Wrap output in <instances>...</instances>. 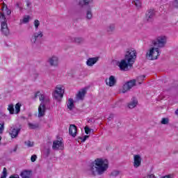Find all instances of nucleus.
<instances>
[{"label":"nucleus","instance_id":"c03bdc74","mask_svg":"<svg viewBox=\"0 0 178 178\" xmlns=\"http://www.w3.org/2000/svg\"><path fill=\"white\" fill-rule=\"evenodd\" d=\"M36 159H37V155L33 154L31 156V162H35Z\"/></svg>","mask_w":178,"mask_h":178},{"label":"nucleus","instance_id":"49530a36","mask_svg":"<svg viewBox=\"0 0 178 178\" xmlns=\"http://www.w3.org/2000/svg\"><path fill=\"white\" fill-rule=\"evenodd\" d=\"M48 102H49V98L44 97V108H45V105H47V104H48Z\"/></svg>","mask_w":178,"mask_h":178},{"label":"nucleus","instance_id":"2f4dec72","mask_svg":"<svg viewBox=\"0 0 178 178\" xmlns=\"http://www.w3.org/2000/svg\"><path fill=\"white\" fill-rule=\"evenodd\" d=\"M7 177H8V170H6V168H4L3 169V172L0 178H6Z\"/></svg>","mask_w":178,"mask_h":178},{"label":"nucleus","instance_id":"4be33fe9","mask_svg":"<svg viewBox=\"0 0 178 178\" xmlns=\"http://www.w3.org/2000/svg\"><path fill=\"white\" fill-rule=\"evenodd\" d=\"M86 20H91L92 19V10L91 8L88 7L86 10Z\"/></svg>","mask_w":178,"mask_h":178},{"label":"nucleus","instance_id":"de8ad7c7","mask_svg":"<svg viewBox=\"0 0 178 178\" xmlns=\"http://www.w3.org/2000/svg\"><path fill=\"white\" fill-rule=\"evenodd\" d=\"M143 178H156V177L154 174H150Z\"/></svg>","mask_w":178,"mask_h":178},{"label":"nucleus","instance_id":"603ef678","mask_svg":"<svg viewBox=\"0 0 178 178\" xmlns=\"http://www.w3.org/2000/svg\"><path fill=\"white\" fill-rule=\"evenodd\" d=\"M163 178H173V177L172 175H165Z\"/></svg>","mask_w":178,"mask_h":178},{"label":"nucleus","instance_id":"0eeeda50","mask_svg":"<svg viewBox=\"0 0 178 178\" xmlns=\"http://www.w3.org/2000/svg\"><path fill=\"white\" fill-rule=\"evenodd\" d=\"M117 65L118 67H120V70H124V71L129 70V67H131V66H133V64L127 61L126 58L121 60V61L118 62Z\"/></svg>","mask_w":178,"mask_h":178},{"label":"nucleus","instance_id":"aec40b11","mask_svg":"<svg viewBox=\"0 0 178 178\" xmlns=\"http://www.w3.org/2000/svg\"><path fill=\"white\" fill-rule=\"evenodd\" d=\"M70 39L71 42H74L75 44H83L84 42V39L82 37H70Z\"/></svg>","mask_w":178,"mask_h":178},{"label":"nucleus","instance_id":"6e6d98bb","mask_svg":"<svg viewBox=\"0 0 178 178\" xmlns=\"http://www.w3.org/2000/svg\"><path fill=\"white\" fill-rule=\"evenodd\" d=\"M175 115H178V109L175 111Z\"/></svg>","mask_w":178,"mask_h":178},{"label":"nucleus","instance_id":"864d4df0","mask_svg":"<svg viewBox=\"0 0 178 178\" xmlns=\"http://www.w3.org/2000/svg\"><path fill=\"white\" fill-rule=\"evenodd\" d=\"M16 151H17V147H15L13 149V152H16Z\"/></svg>","mask_w":178,"mask_h":178},{"label":"nucleus","instance_id":"b1692460","mask_svg":"<svg viewBox=\"0 0 178 178\" xmlns=\"http://www.w3.org/2000/svg\"><path fill=\"white\" fill-rule=\"evenodd\" d=\"M92 2H94V0H80L79 1V5L83 8V6H87L90 3H92Z\"/></svg>","mask_w":178,"mask_h":178},{"label":"nucleus","instance_id":"a878e982","mask_svg":"<svg viewBox=\"0 0 178 178\" xmlns=\"http://www.w3.org/2000/svg\"><path fill=\"white\" fill-rule=\"evenodd\" d=\"M22 178H31V173L29 171H24L20 174Z\"/></svg>","mask_w":178,"mask_h":178},{"label":"nucleus","instance_id":"ea45409f","mask_svg":"<svg viewBox=\"0 0 178 178\" xmlns=\"http://www.w3.org/2000/svg\"><path fill=\"white\" fill-rule=\"evenodd\" d=\"M169 123V119L168 118H163L161 120V124H168Z\"/></svg>","mask_w":178,"mask_h":178},{"label":"nucleus","instance_id":"5701e85b","mask_svg":"<svg viewBox=\"0 0 178 178\" xmlns=\"http://www.w3.org/2000/svg\"><path fill=\"white\" fill-rule=\"evenodd\" d=\"M106 30L108 34H113V33H115V31L116 30V26L114 24H111L107 26Z\"/></svg>","mask_w":178,"mask_h":178},{"label":"nucleus","instance_id":"a18cd8bd","mask_svg":"<svg viewBox=\"0 0 178 178\" xmlns=\"http://www.w3.org/2000/svg\"><path fill=\"white\" fill-rule=\"evenodd\" d=\"M26 9H31V2L26 1Z\"/></svg>","mask_w":178,"mask_h":178},{"label":"nucleus","instance_id":"f03ea898","mask_svg":"<svg viewBox=\"0 0 178 178\" xmlns=\"http://www.w3.org/2000/svg\"><path fill=\"white\" fill-rule=\"evenodd\" d=\"M39 97V99L41 102L39 107H38V118H42V116H45V104H44V100L45 99V96L41 94L40 92H37L35 94V98Z\"/></svg>","mask_w":178,"mask_h":178},{"label":"nucleus","instance_id":"412c9836","mask_svg":"<svg viewBox=\"0 0 178 178\" xmlns=\"http://www.w3.org/2000/svg\"><path fill=\"white\" fill-rule=\"evenodd\" d=\"M138 104V100H137L136 97H133L131 101L128 104V108H129V109H133L137 106Z\"/></svg>","mask_w":178,"mask_h":178},{"label":"nucleus","instance_id":"4d7b16f0","mask_svg":"<svg viewBox=\"0 0 178 178\" xmlns=\"http://www.w3.org/2000/svg\"><path fill=\"white\" fill-rule=\"evenodd\" d=\"M1 140H2V137L1 136H0V141H1Z\"/></svg>","mask_w":178,"mask_h":178},{"label":"nucleus","instance_id":"1a4fd4ad","mask_svg":"<svg viewBox=\"0 0 178 178\" xmlns=\"http://www.w3.org/2000/svg\"><path fill=\"white\" fill-rule=\"evenodd\" d=\"M42 37H44V32H42V31L34 33L31 38V44H36L38 41H40V40L42 38Z\"/></svg>","mask_w":178,"mask_h":178},{"label":"nucleus","instance_id":"f257e3e1","mask_svg":"<svg viewBox=\"0 0 178 178\" xmlns=\"http://www.w3.org/2000/svg\"><path fill=\"white\" fill-rule=\"evenodd\" d=\"M109 168V162L106 159H96L89 169L92 176L104 175Z\"/></svg>","mask_w":178,"mask_h":178},{"label":"nucleus","instance_id":"09e8293b","mask_svg":"<svg viewBox=\"0 0 178 178\" xmlns=\"http://www.w3.org/2000/svg\"><path fill=\"white\" fill-rule=\"evenodd\" d=\"M88 136H85L84 137H83V138H80V139L81 140H82V143H84L85 141H86V140H87V138H88Z\"/></svg>","mask_w":178,"mask_h":178},{"label":"nucleus","instance_id":"e433bc0d","mask_svg":"<svg viewBox=\"0 0 178 178\" xmlns=\"http://www.w3.org/2000/svg\"><path fill=\"white\" fill-rule=\"evenodd\" d=\"M4 130H5V123L4 122L0 123V134H2Z\"/></svg>","mask_w":178,"mask_h":178},{"label":"nucleus","instance_id":"39448f33","mask_svg":"<svg viewBox=\"0 0 178 178\" xmlns=\"http://www.w3.org/2000/svg\"><path fill=\"white\" fill-rule=\"evenodd\" d=\"M124 58L127 62H130L134 65L136 62V59L137 58V51H136V49H128L126 51Z\"/></svg>","mask_w":178,"mask_h":178},{"label":"nucleus","instance_id":"20e7f679","mask_svg":"<svg viewBox=\"0 0 178 178\" xmlns=\"http://www.w3.org/2000/svg\"><path fill=\"white\" fill-rule=\"evenodd\" d=\"M159 55H161V52L158 47H151L146 54V58L149 60H155V59H158Z\"/></svg>","mask_w":178,"mask_h":178},{"label":"nucleus","instance_id":"f3484780","mask_svg":"<svg viewBox=\"0 0 178 178\" xmlns=\"http://www.w3.org/2000/svg\"><path fill=\"white\" fill-rule=\"evenodd\" d=\"M154 16H155V10H149L146 13V20L147 22H152L154 20Z\"/></svg>","mask_w":178,"mask_h":178},{"label":"nucleus","instance_id":"423d86ee","mask_svg":"<svg viewBox=\"0 0 178 178\" xmlns=\"http://www.w3.org/2000/svg\"><path fill=\"white\" fill-rule=\"evenodd\" d=\"M63 94H65V90L60 86H57L54 93V97L57 101H60L63 98Z\"/></svg>","mask_w":178,"mask_h":178},{"label":"nucleus","instance_id":"f8f14e48","mask_svg":"<svg viewBox=\"0 0 178 178\" xmlns=\"http://www.w3.org/2000/svg\"><path fill=\"white\" fill-rule=\"evenodd\" d=\"M106 86H108V87H115V85L116 83H118V79H116V77L113 75H111L109 76L108 79H106L105 80Z\"/></svg>","mask_w":178,"mask_h":178},{"label":"nucleus","instance_id":"72a5a7b5","mask_svg":"<svg viewBox=\"0 0 178 178\" xmlns=\"http://www.w3.org/2000/svg\"><path fill=\"white\" fill-rule=\"evenodd\" d=\"M8 111H9L11 115L15 113V108H13V104H10L8 108Z\"/></svg>","mask_w":178,"mask_h":178},{"label":"nucleus","instance_id":"79ce46f5","mask_svg":"<svg viewBox=\"0 0 178 178\" xmlns=\"http://www.w3.org/2000/svg\"><path fill=\"white\" fill-rule=\"evenodd\" d=\"M26 145H27V147H33V145H34V143L28 140L26 142H25Z\"/></svg>","mask_w":178,"mask_h":178},{"label":"nucleus","instance_id":"5fc2aeb1","mask_svg":"<svg viewBox=\"0 0 178 178\" xmlns=\"http://www.w3.org/2000/svg\"><path fill=\"white\" fill-rule=\"evenodd\" d=\"M47 155H49V149H47Z\"/></svg>","mask_w":178,"mask_h":178},{"label":"nucleus","instance_id":"c756f323","mask_svg":"<svg viewBox=\"0 0 178 178\" xmlns=\"http://www.w3.org/2000/svg\"><path fill=\"white\" fill-rule=\"evenodd\" d=\"M2 10L3 12H5L8 16H9L12 13V11L10 10V9L8 8L7 6H6V8L5 6H3Z\"/></svg>","mask_w":178,"mask_h":178},{"label":"nucleus","instance_id":"6ab92c4d","mask_svg":"<svg viewBox=\"0 0 178 178\" xmlns=\"http://www.w3.org/2000/svg\"><path fill=\"white\" fill-rule=\"evenodd\" d=\"M99 58L98 57H94V58H89L86 61L87 66H94L95 63L98 62Z\"/></svg>","mask_w":178,"mask_h":178},{"label":"nucleus","instance_id":"3c124183","mask_svg":"<svg viewBox=\"0 0 178 178\" xmlns=\"http://www.w3.org/2000/svg\"><path fill=\"white\" fill-rule=\"evenodd\" d=\"M113 119V114H111L110 116L108 117V120H111Z\"/></svg>","mask_w":178,"mask_h":178},{"label":"nucleus","instance_id":"4468645a","mask_svg":"<svg viewBox=\"0 0 178 178\" xmlns=\"http://www.w3.org/2000/svg\"><path fill=\"white\" fill-rule=\"evenodd\" d=\"M141 166V156L136 154L134 156V167L137 168Z\"/></svg>","mask_w":178,"mask_h":178},{"label":"nucleus","instance_id":"37998d69","mask_svg":"<svg viewBox=\"0 0 178 178\" xmlns=\"http://www.w3.org/2000/svg\"><path fill=\"white\" fill-rule=\"evenodd\" d=\"M15 6L18 8V9H19L20 10L23 9V7H22V3L20 2L16 3Z\"/></svg>","mask_w":178,"mask_h":178},{"label":"nucleus","instance_id":"6e6552de","mask_svg":"<svg viewBox=\"0 0 178 178\" xmlns=\"http://www.w3.org/2000/svg\"><path fill=\"white\" fill-rule=\"evenodd\" d=\"M47 63L51 67H58L59 66V57L57 56H51L48 58Z\"/></svg>","mask_w":178,"mask_h":178},{"label":"nucleus","instance_id":"ddd939ff","mask_svg":"<svg viewBox=\"0 0 178 178\" xmlns=\"http://www.w3.org/2000/svg\"><path fill=\"white\" fill-rule=\"evenodd\" d=\"M52 149L54 151H58V149H63V142L61 140L53 141Z\"/></svg>","mask_w":178,"mask_h":178},{"label":"nucleus","instance_id":"bb28decb","mask_svg":"<svg viewBox=\"0 0 178 178\" xmlns=\"http://www.w3.org/2000/svg\"><path fill=\"white\" fill-rule=\"evenodd\" d=\"M30 22V17L29 15L24 16V18L20 20L19 24H26V23H29Z\"/></svg>","mask_w":178,"mask_h":178},{"label":"nucleus","instance_id":"7c9ffc66","mask_svg":"<svg viewBox=\"0 0 178 178\" xmlns=\"http://www.w3.org/2000/svg\"><path fill=\"white\" fill-rule=\"evenodd\" d=\"M144 79H145V75L139 76L136 79V81L138 84H142L143 81H144Z\"/></svg>","mask_w":178,"mask_h":178},{"label":"nucleus","instance_id":"473e14b6","mask_svg":"<svg viewBox=\"0 0 178 178\" xmlns=\"http://www.w3.org/2000/svg\"><path fill=\"white\" fill-rule=\"evenodd\" d=\"M3 22H7L6 17H5V14L3 13L0 12V22L3 23Z\"/></svg>","mask_w":178,"mask_h":178},{"label":"nucleus","instance_id":"c9c22d12","mask_svg":"<svg viewBox=\"0 0 178 178\" xmlns=\"http://www.w3.org/2000/svg\"><path fill=\"white\" fill-rule=\"evenodd\" d=\"M40 21L38 19H35L33 22V25L35 26V30H38V27H40Z\"/></svg>","mask_w":178,"mask_h":178},{"label":"nucleus","instance_id":"58836bf2","mask_svg":"<svg viewBox=\"0 0 178 178\" xmlns=\"http://www.w3.org/2000/svg\"><path fill=\"white\" fill-rule=\"evenodd\" d=\"M172 6L173 8H175V9H178V0H174L172 1Z\"/></svg>","mask_w":178,"mask_h":178},{"label":"nucleus","instance_id":"f704fd0d","mask_svg":"<svg viewBox=\"0 0 178 178\" xmlns=\"http://www.w3.org/2000/svg\"><path fill=\"white\" fill-rule=\"evenodd\" d=\"M28 126L29 129H32L38 128V124H33L31 122H29Z\"/></svg>","mask_w":178,"mask_h":178},{"label":"nucleus","instance_id":"393cba45","mask_svg":"<svg viewBox=\"0 0 178 178\" xmlns=\"http://www.w3.org/2000/svg\"><path fill=\"white\" fill-rule=\"evenodd\" d=\"M67 106L70 111H72L73 108H74V101L73 99L70 98L67 102Z\"/></svg>","mask_w":178,"mask_h":178},{"label":"nucleus","instance_id":"8fccbe9b","mask_svg":"<svg viewBox=\"0 0 178 178\" xmlns=\"http://www.w3.org/2000/svg\"><path fill=\"white\" fill-rule=\"evenodd\" d=\"M9 178H20V177H19V175H11Z\"/></svg>","mask_w":178,"mask_h":178},{"label":"nucleus","instance_id":"cd10ccee","mask_svg":"<svg viewBox=\"0 0 178 178\" xmlns=\"http://www.w3.org/2000/svg\"><path fill=\"white\" fill-rule=\"evenodd\" d=\"M119 175H120V171L119 170H113L110 176L111 177H118V176H119Z\"/></svg>","mask_w":178,"mask_h":178},{"label":"nucleus","instance_id":"c85d7f7f","mask_svg":"<svg viewBox=\"0 0 178 178\" xmlns=\"http://www.w3.org/2000/svg\"><path fill=\"white\" fill-rule=\"evenodd\" d=\"M132 3L135 5V6L138 8L140 9L141 8V1L140 0H134L132 1Z\"/></svg>","mask_w":178,"mask_h":178},{"label":"nucleus","instance_id":"7ed1b4c3","mask_svg":"<svg viewBox=\"0 0 178 178\" xmlns=\"http://www.w3.org/2000/svg\"><path fill=\"white\" fill-rule=\"evenodd\" d=\"M168 42V37L165 35H161L159 36H157L156 38H155L152 41V44L156 48H165L166 47V43Z\"/></svg>","mask_w":178,"mask_h":178},{"label":"nucleus","instance_id":"9d476101","mask_svg":"<svg viewBox=\"0 0 178 178\" xmlns=\"http://www.w3.org/2000/svg\"><path fill=\"white\" fill-rule=\"evenodd\" d=\"M21 128H17V126L13 125L10 127L9 134L11 138H16L19 136V133H20Z\"/></svg>","mask_w":178,"mask_h":178},{"label":"nucleus","instance_id":"2eb2a0df","mask_svg":"<svg viewBox=\"0 0 178 178\" xmlns=\"http://www.w3.org/2000/svg\"><path fill=\"white\" fill-rule=\"evenodd\" d=\"M1 31L4 35L9 34V28H8V23L6 22H1Z\"/></svg>","mask_w":178,"mask_h":178},{"label":"nucleus","instance_id":"9b49d317","mask_svg":"<svg viewBox=\"0 0 178 178\" xmlns=\"http://www.w3.org/2000/svg\"><path fill=\"white\" fill-rule=\"evenodd\" d=\"M134 86H136V80L134 79L128 81L123 86L122 92H123V94H124V92H127V91H129L131 88H133Z\"/></svg>","mask_w":178,"mask_h":178},{"label":"nucleus","instance_id":"dca6fc26","mask_svg":"<svg viewBox=\"0 0 178 178\" xmlns=\"http://www.w3.org/2000/svg\"><path fill=\"white\" fill-rule=\"evenodd\" d=\"M86 94H87V90H86V89H82L79 90L78 94L76 96V101H83Z\"/></svg>","mask_w":178,"mask_h":178},{"label":"nucleus","instance_id":"4c0bfd02","mask_svg":"<svg viewBox=\"0 0 178 178\" xmlns=\"http://www.w3.org/2000/svg\"><path fill=\"white\" fill-rule=\"evenodd\" d=\"M20 106H22V104L17 103L15 105V112L16 113H19L20 112Z\"/></svg>","mask_w":178,"mask_h":178},{"label":"nucleus","instance_id":"a19ab883","mask_svg":"<svg viewBox=\"0 0 178 178\" xmlns=\"http://www.w3.org/2000/svg\"><path fill=\"white\" fill-rule=\"evenodd\" d=\"M92 129H90V127H85V133H86V134H90V133H91V131H92Z\"/></svg>","mask_w":178,"mask_h":178},{"label":"nucleus","instance_id":"a211bd4d","mask_svg":"<svg viewBox=\"0 0 178 178\" xmlns=\"http://www.w3.org/2000/svg\"><path fill=\"white\" fill-rule=\"evenodd\" d=\"M69 134L72 136V137H76L77 134V127L74 124H70L69 129Z\"/></svg>","mask_w":178,"mask_h":178}]
</instances>
